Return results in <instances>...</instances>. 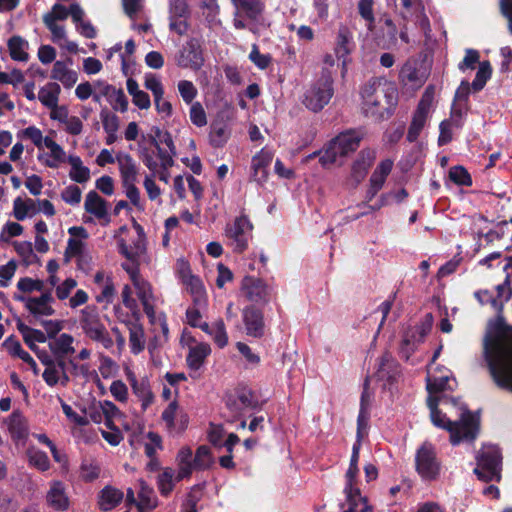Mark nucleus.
<instances>
[{
	"instance_id": "13",
	"label": "nucleus",
	"mask_w": 512,
	"mask_h": 512,
	"mask_svg": "<svg viewBox=\"0 0 512 512\" xmlns=\"http://www.w3.org/2000/svg\"><path fill=\"white\" fill-rule=\"evenodd\" d=\"M80 325L84 333L93 341L100 342L105 348L113 346V340L110 337L106 327L100 321L96 313H90L85 310L82 312Z\"/></svg>"
},
{
	"instance_id": "32",
	"label": "nucleus",
	"mask_w": 512,
	"mask_h": 512,
	"mask_svg": "<svg viewBox=\"0 0 512 512\" xmlns=\"http://www.w3.org/2000/svg\"><path fill=\"white\" fill-rule=\"evenodd\" d=\"M51 78L60 81L65 88H71L77 82V73L67 68L62 61H56L51 71Z\"/></svg>"
},
{
	"instance_id": "29",
	"label": "nucleus",
	"mask_w": 512,
	"mask_h": 512,
	"mask_svg": "<svg viewBox=\"0 0 512 512\" xmlns=\"http://www.w3.org/2000/svg\"><path fill=\"white\" fill-rule=\"evenodd\" d=\"M426 106L427 105L424 104V102L418 103L417 108L413 114L412 121L408 128V133L406 137L407 141L410 143H413L418 139L422 129L425 126L428 116V113L425 111Z\"/></svg>"
},
{
	"instance_id": "64",
	"label": "nucleus",
	"mask_w": 512,
	"mask_h": 512,
	"mask_svg": "<svg viewBox=\"0 0 512 512\" xmlns=\"http://www.w3.org/2000/svg\"><path fill=\"white\" fill-rule=\"evenodd\" d=\"M190 17H169V29L172 32H175L179 36H183L187 34L190 24L188 23V19Z\"/></svg>"
},
{
	"instance_id": "24",
	"label": "nucleus",
	"mask_w": 512,
	"mask_h": 512,
	"mask_svg": "<svg viewBox=\"0 0 512 512\" xmlns=\"http://www.w3.org/2000/svg\"><path fill=\"white\" fill-rule=\"evenodd\" d=\"M124 493L111 485H106L98 495V506L102 511H111L123 500Z\"/></svg>"
},
{
	"instance_id": "39",
	"label": "nucleus",
	"mask_w": 512,
	"mask_h": 512,
	"mask_svg": "<svg viewBox=\"0 0 512 512\" xmlns=\"http://www.w3.org/2000/svg\"><path fill=\"white\" fill-rule=\"evenodd\" d=\"M497 306V313H503L504 306L512 298V287L510 274L507 273L503 283L496 286V295H494Z\"/></svg>"
},
{
	"instance_id": "59",
	"label": "nucleus",
	"mask_w": 512,
	"mask_h": 512,
	"mask_svg": "<svg viewBox=\"0 0 512 512\" xmlns=\"http://www.w3.org/2000/svg\"><path fill=\"white\" fill-rule=\"evenodd\" d=\"M29 300V304L25 305V308L33 315L34 318L38 319L40 316H52L55 314V309L51 305L37 304Z\"/></svg>"
},
{
	"instance_id": "36",
	"label": "nucleus",
	"mask_w": 512,
	"mask_h": 512,
	"mask_svg": "<svg viewBox=\"0 0 512 512\" xmlns=\"http://www.w3.org/2000/svg\"><path fill=\"white\" fill-rule=\"evenodd\" d=\"M190 291L193 297V303L197 306L206 304V292L201 279L197 276H189L182 282Z\"/></svg>"
},
{
	"instance_id": "19",
	"label": "nucleus",
	"mask_w": 512,
	"mask_h": 512,
	"mask_svg": "<svg viewBox=\"0 0 512 512\" xmlns=\"http://www.w3.org/2000/svg\"><path fill=\"white\" fill-rule=\"evenodd\" d=\"M116 162L122 184L138 181L139 167L130 154L118 152L116 154Z\"/></svg>"
},
{
	"instance_id": "57",
	"label": "nucleus",
	"mask_w": 512,
	"mask_h": 512,
	"mask_svg": "<svg viewBox=\"0 0 512 512\" xmlns=\"http://www.w3.org/2000/svg\"><path fill=\"white\" fill-rule=\"evenodd\" d=\"M189 116L191 122L197 127H203L207 124L206 112L200 102L191 105Z\"/></svg>"
},
{
	"instance_id": "49",
	"label": "nucleus",
	"mask_w": 512,
	"mask_h": 512,
	"mask_svg": "<svg viewBox=\"0 0 512 512\" xmlns=\"http://www.w3.org/2000/svg\"><path fill=\"white\" fill-rule=\"evenodd\" d=\"M178 414V402L176 400L170 402L162 412L161 419L165 422L169 431L176 429V419Z\"/></svg>"
},
{
	"instance_id": "38",
	"label": "nucleus",
	"mask_w": 512,
	"mask_h": 512,
	"mask_svg": "<svg viewBox=\"0 0 512 512\" xmlns=\"http://www.w3.org/2000/svg\"><path fill=\"white\" fill-rule=\"evenodd\" d=\"M26 455L30 466L41 472L50 469V460L46 452L35 447H30L27 449Z\"/></svg>"
},
{
	"instance_id": "3",
	"label": "nucleus",
	"mask_w": 512,
	"mask_h": 512,
	"mask_svg": "<svg viewBox=\"0 0 512 512\" xmlns=\"http://www.w3.org/2000/svg\"><path fill=\"white\" fill-rule=\"evenodd\" d=\"M432 424L440 429L449 432L450 443L454 446L462 442L473 443L478 437L480 431L479 416L465 408L458 420H450L445 413L437 408V414L434 410L430 411Z\"/></svg>"
},
{
	"instance_id": "7",
	"label": "nucleus",
	"mask_w": 512,
	"mask_h": 512,
	"mask_svg": "<svg viewBox=\"0 0 512 512\" xmlns=\"http://www.w3.org/2000/svg\"><path fill=\"white\" fill-rule=\"evenodd\" d=\"M357 44L353 30L347 25L341 24L335 32L333 40V52L341 64V72H347V66L352 62L351 55L356 51Z\"/></svg>"
},
{
	"instance_id": "47",
	"label": "nucleus",
	"mask_w": 512,
	"mask_h": 512,
	"mask_svg": "<svg viewBox=\"0 0 512 512\" xmlns=\"http://www.w3.org/2000/svg\"><path fill=\"white\" fill-rule=\"evenodd\" d=\"M34 201L28 198L23 201L21 197H17L13 202V215L18 221H23L30 209L34 208Z\"/></svg>"
},
{
	"instance_id": "46",
	"label": "nucleus",
	"mask_w": 512,
	"mask_h": 512,
	"mask_svg": "<svg viewBox=\"0 0 512 512\" xmlns=\"http://www.w3.org/2000/svg\"><path fill=\"white\" fill-rule=\"evenodd\" d=\"M153 490L148 488L144 483L141 485V490L139 491V501L137 503V508L139 512H148L153 510L156 507V502L152 498Z\"/></svg>"
},
{
	"instance_id": "48",
	"label": "nucleus",
	"mask_w": 512,
	"mask_h": 512,
	"mask_svg": "<svg viewBox=\"0 0 512 512\" xmlns=\"http://www.w3.org/2000/svg\"><path fill=\"white\" fill-rule=\"evenodd\" d=\"M210 336H212L215 344L221 349L228 344V335L222 319H218L213 323V330Z\"/></svg>"
},
{
	"instance_id": "14",
	"label": "nucleus",
	"mask_w": 512,
	"mask_h": 512,
	"mask_svg": "<svg viewBox=\"0 0 512 512\" xmlns=\"http://www.w3.org/2000/svg\"><path fill=\"white\" fill-rule=\"evenodd\" d=\"M246 334L254 338H261L265 333L264 314L255 305H248L242 312Z\"/></svg>"
},
{
	"instance_id": "56",
	"label": "nucleus",
	"mask_w": 512,
	"mask_h": 512,
	"mask_svg": "<svg viewBox=\"0 0 512 512\" xmlns=\"http://www.w3.org/2000/svg\"><path fill=\"white\" fill-rule=\"evenodd\" d=\"M416 340L415 333L409 335L408 333L404 335L399 349L400 357L406 361L409 360L410 356L416 350Z\"/></svg>"
},
{
	"instance_id": "27",
	"label": "nucleus",
	"mask_w": 512,
	"mask_h": 512,
	"mask_svg": "<svg viewBox=\"0 0 512 512\" xmlns=\"http://www.w3.org/2000/svg\"><path fill=\"white\" fill-rule=\"evenodd\" d=\"M74 338L72 335L67 333L60 334L53 341H50L48 346L52 353V355L56 359L66 358L68 355H71L75 352L73 347Z\"/></svg>"
},
{
	"instance_id": "21",
	"label": "nucleus",
	"mask_w": 512,
	"mask_h": 512,
	"mask_svg": "<svg viewBox=\"0 0 512 512\" xmlns=\"http://www.w3.org/2000/svg\"><path fill=\"white\" fill-rule=\"evenodd\" d=\"M399 80L403 85H409L413 88H419L423 85L425 78L420 73L416 60L409 59L403 64L399 72Z\"/></svg>"
},
{
	"instance_id": "62",
	"label": "nucleus",
	"mask_w": 512,
	"mask_h": 512,
	"mask_svg": "<svg viewBox=\"0 0 512 512\" xmlns=\"http://www.w3.org/2000/svg\"><path fill=\"white\" fill-rule=\"evenodd\" d=\"M191 11L186 0H172L169 7V17H190Z\"/></svg>"
},
{
	"instance_id": "25",
	"label": "nucleus",
	"mask_w": 512,
	"mask_h": 512,
	"mask_svg": "<svg viewBox=\"0 0 512 512\" xmlns=\"http://www.w3.org/2000/svg\"><path fill=\"white\" fill-rule=\"evenodd\" d=\"M146 239L144 234H138L136 240L132 245L128 246L126 242L121 239L118 242L119 253L132 263H136L138 259L146 252Z\"/></svg>"
},
{
	"instance_id": "22",
	"label": "nucleus",
	"mask_w": 512,
	"mask_h": 512,
	"mask_svg": "<svg viewBox=\"0 0 512 512\" xmlns=\"http://www.w3.org/2000/svg\"><path fill=\"white\" fill-rule=\"evenodd\" d=\"M376 158L374 149L366 148L360 151L357 159L354 161L351 169V175L357 181L365 178L369 168L373 165Z\"/></svg>"
},
{
	"instance_id": "17",
	"label": "nucleus",
	"mask_w": 512,
	"mask_h": 512,
	"mask_svg": "<svg viewBox=\"0 0 512 512\" xmlns=\"http://www.w3.org/2000/svg\"><path fill=\"white\" fill-rule=\"evenodd\" d=\"M46 502L56 511L69 509L70 500L62 481L54 480L50 483V488L46 494Z\"/></svg>"
},
{
	"instance_id": "16",
	"label": "nucleus",
	"mask_w": 512,
	"mask_h": 512,
	"mask_svg": "<svg viewBox=\"0 0 512 512\" xmlns=\"http://www.w3.org/2000/svg\"><path fill=\"white\" fill-rule=\"evenodd\" d=\"M125 324L129 331L130 350L137 355L145 348L144 328L140 323V313L134 312L132 319L127 320Z\"/></svg>"
},
{
	"instance_id": "41",
	"label": "nucleus",
	"mask_w": 512,
	"mask_h": 512,
	"mask_svg": "<svg viewBox=\"0 0 512 512\" xmlns=\"http://www.w3.org/2000/svg\"><path fill=\"white\" fill-rule=\"evenodd\" d=\"M175 477V470L171 467L164 468L163 472L158 475L157 485L162 496L167 497L173 491Z\"/></svg>"
},
{
	"instance_id": "61",
	"label": "nucleus",
	"mask_w": 512,
	"mask_h": 512,
	"mask_svg": "<svg viewBox=\"0 0 512 512\" xmlns=\"http://www.w3.org/2000/svg\"><path fill=\"white\" fill-rule=\"evenodd\" d=\"M69 16V9L64 5L56 3L53 5L51 11L43 16V21L55 22L66 20Z\"/></svg>"
},
{
	"instance_id": "28",
	"label": "nucleus",
	"mask_w": 512,
	"mask_h": 512,
	"mask_svg": "<svg viewBox=\"0 0 512 512\" xmlns=\"http://www.w3.org/2000/svg\"><path fill=\"white\" fill-rule=\"evenodd\" d=\"M193 453L190 447H182L176 457L178 472L176 474V482L190 478L194 468Z\"/></svg>"
},
{
	"instance_id": "60",
	"label": "nucleus",
	"mask_w": 512,
	"mask_h": 512,
	"mask_svg": "<svg viewBox=\"0 0 512 512\" xmlns=\"http://www.w3.org/2000/svg\"><path fill=\"white\" fill-rule=\"evenodd\" d=\"M178 91L183 99V101L187 104L192 103L194 98L197 95V89L191 81L181 80L178 83Z\"/></svg>"
},
{
	"instance_id": "51",
	"label": "nucleus",
	"mask_w": 512,
	"mask_h": 512,
	"mask_svg": "<svg viewBox=\"0 0 512 512\" xmlns=\"http://www.w3.org/2000/svg\"><path fill=\"white\" fill-rule=\"evenodd\" d=\"M107 100L114 110H119L124 113L128 109V99L121 88H115Z\"/></svg>"
},
{
	"instance_id": "31",
	"label": "nucleus",
	"mask_w": 512,
	"mask_h": 512,
	"mask_svg": "<svg viewBox=\"0 0 512 512\" xmlns=\"http://www.w3.org/2000/svg\"><path fill=\"white\" fill-rule=\"evenodd\" d=\"M211 348L207 343H199L189 348L186 363L191 370H198L204 364L205 359L210 355Z\"/></svg>"
},
{
	"instance_id": "63",
	"label": "nucleus",
	"mask_w": 512,
	"mask_h": 512,
	"mask_svg": "<svg viewBox=\"0 0 512 512\" xmlns=\"http://www.w3.org/2000/svg\"><path fill=\"white\" fill-rule=\"evenodd\" d=\"M83 247L84 243L81 240L69 238L64 252L65 262H69L72 257H78L83 254Z\"/></svg>"
},
{
	"instance_id": "12",
	"label": "nucleus",
	"mask_w": 512,
	"mask_h": 512,
	"mask_svg": "<svg viewBox=\"0 0 512 512\" xmlns=\"http://www.w3.org/2000/svg\"><path fill=\"white\" fill-rule=\"evenodd\" d=\"M175 61L180 68L191 69L193 71L200 70L205 62L200 40L194 37L187 40L178 51Z\"/></svg>"
},
{
	"instance_id": "52",
	"label": "nucleus",
	"mask_w": 512,
	"mask_h": 512,
	"mask_svg": "<svg viewBox=\"0 0 512 512\" xmlns=\"http://www.w3.org/2000/svg\"><path fill=\"white\" fill-rule=\"evenodd\" d=\"M249 60L259 69H266L272 62L270 54H262L256 44L252 46V49L248 56Z\"/></svg>"
},
{
	"instance_id": "23",
	"label": "nucleus",
	"mask_w": 512,
	"mask_h": 512,
	"mask_svg": "<svg viewBox=\"0 0 512 512\" xmlns=\"http://www.w3.org/2000/svg\"><path fill=\"white\" fill-rule=\"evenodd\" d=\"M235 9L236 15L245 17L251 21H256L261 16L264 10V4L261 0H231Z\"/></svg>"
},
{
	"instance_id": "44",
	"label": "nucleus",
	"mask_w": 512,
	"mask_h": 512,
	"mask_svg": "<svg viewBox=\"0 0 512 512\" xmlns=\"http://www.w3.org/2000/svg\"><path fill=\"white\" fill-rule=\"evenodd\" d=\"M195 470H207L213 463L211 450L206 445H201L196 449L195 457L193 458Z\"/></svg>"
},
{
	"instance_id": "35",
	"label": "nucleus",
	"mask_w": 512,
	"mask_h": 512,
	"mask_svg": "<svg viewBox=\"0 0 512 512\" xmlns=\"http://www.w3.org/2000/svg\"><path fill=\"white\" fill-rule=\"evenodd\" d=\"M68 162L71 165L69 177L77 183H85L90 179V169L83 165L79 156L70 155Z\"/></svg>"
},
{
	"instance_id": "43",
	"label": "nucleus",
	"mask_w": 512,
	"mask_h": 512,
	"mask_svg": "<svg viewBox=\"0 0 512 512\" xmlns=\"http://www.w3.org/2000/svg\"><path fill=\"white\" fill-rule=\"evenodd\" d=\"M431 370H428V374L426 377V389L430 394H437L446 390V387L449 382L448 374H441L440 376H436L431 374Z\"/></svg>"
},
{
	"instance_id": "2",
	"label": "nucleus",
	"mask_w": 512,
	"mask_h": 512,
	"mask_svg": "<svg viewBox=\"0 0 512 512\" xmlns=\"http://www.w3.org/2000/svg\"><path fill=\"white\" fill-rule=\"evenodd\" d=\"M366 116L377 121L389 119L398 105V90L392 83L369 81L361 92Z\"/></svg>"
},
{
	"instance_id": "11",
	"label": "nucleus",
	"mask_w": 512,
	"mask_h": 512,
	"mask_svg": "<svg viewBox=\"0 0 512 512\" xmlns=\"http://www.w3.org/2000/svg\"><path fill=\"white\" fill-rule=\"evenodd\" d=\"M240 288L248 301L263 306L268 304L275 295L271 285L255 276H244Z\"/></svg>"
},
{
	"instance_id": "1",
	"label": "nucleus",
	"mask_w": 512,
	"mask_h": 512,
	"mask_svg": "<svg viewBox=\"0 0 512 512\" xmlns=\"http://www.w3.org/2000/svg\"><path fill=\"white\" fill-rule=\"evenodd\" d=\"M484 360L495 386L512 394V326L503 313L490 323L483 343Z\"/></svg>"
},
{
	"instance_id": "54",
	"label": "nucleus",
	"mask_w": 512,
	"mask_h": 512,
	"mask_svg": "<svg viewBox=\"0 0 512 512\" xmlns=\"http://www.w3.org/2000/svg\"><path fill=\"white\" fill-rule=\"evenodd\" d=\"M100 118L105 132L118 131L119 118L116 114L111 113L107 108H103L100 112Z\"/></svg>"
},
{
	"instance_id": "20",
	"label": "nucleus",
	"mask_w": 512,
	"mask_h": 512,
	"mask_svg": "<svg viewBox=\"0 0 512 512\" xmlns=\"http://www.w3.org/2000/svg\"><path fill=\"white\" fill-rule=\"evenodd\" d=\"M127 378L130 382L133 393L141 401L142 410H147V408L154 402V394L151 391L149 380L147 378H143L139 381L132 372L127 374Z\"/></svg>"
},
{
	"instance_id": "45",
	"label": "nucleus",
	"mask_w": 512,
	"mask_h": 512,
	"mask_svg": "<svg viewBox=\"0 0 512 512\" xmlns=\"http://www.w3.org/2000/svg\"><path fill=\"white\" fill-rule=\"evenodd\" d=\"M448 176L449 179L458 186L470 187L472 185V178L470 173L465 167L461 165L452 166L449 169Z\"/></svg>"
},
{
	"instance_id": "18",
	"label": "nucleus",
	"mask_w": 512,
	"mask_h": 512,
	"mask_svg": "<svg viewBox=\"0 0 512 512\" xmlns=\"http://www.w3.org/2000/svg\"><path fill=\"white\" fill-rule=\"evenodd\" d=\"M131 277L136 288L137 297L143 306V310L149 318L150 322L153 323L155 320V309L154 305L152 304V300L154 298L152 287L147 281L138 280L134 273L131 275Z\"/></svg>"
},
{
	"instance_id": "40",
	"label": "nucleus",
	"mask_w": 512,
	"mask_h": 512,
	"mask_svg": "<svg viewBox=\"0 0 512 512\" xmlns=\"http://www.w3.org/2000/svg\"><path fill=\"white\" fill-rule=\"evenodd\" d=\"M492 72L493 69L491 63L488 60L482 61L479 64L476 76L471 83L472 91L475 93L481 91L485 87L487 81L491 78Z\"/></svg>"
},
{
	"instance_id": "8",
	"label": "nucleus",
	"mask_w": 512,
	"mask_h": 512,
	"mask_svg": "<svg viewBox=\"0 0 512 512\" xmlns=\"http://www.w3.org/2000/svg\"><path fill=\"white\" fill-rule=\"evenodd\" d=\"M474 473L484 482L501 479V454L494 447L483 449L477 457V466Z\"/></svg>"
},
{
	"instance_id": "9",
	"label": "nucleus",
	"mask_w": 512,
	"mask_h": 512,
	"mask_svg": "<svg viewBox=\"0 0 512 512\" xmlns=\"http://www.w3.org/2000/svg\"><path fill=\"white\" fill-rule=\"evenodd\" d=\"M252 230L253 224L244 214L236 217L232 224L226 226L225 234L231 241L233 252L241 254L248 248Z\"/></svg>"
},
{
	"instance_id": "26",
	"label": "nucleus",
	"mask_w": 512,
	"mask_h": 512,
	"mask_svg": "<svg viewBox=\"0 0 512 512\" xmlns=\"http://www.w3.org/2000/svg\"><path fill=\"white\" fill-rule=\"evenodd\" d=\"M9 433L14 441L25 440L28 437V425L21 411L14 410L7 419Z\"/></svg>"
},
{
	"instance_id": "10",
	"label": "nucleus",
	"mask_w": 512,
	"mask_h": 512,
	"mask_svg": "<svg viewBox=\"0 0 512 512\" xmlns=\"http://www.w3.org/2000/svg\"><path fill=\"white\" fill-rule=\"evenodd\" d=\"M415 467L423 480H436L440 474V462L437 459L434 446L424 442L415 455Z\"/></svg>"
},
{
	"instance_id": "37",
	"label": "nucleus",
	"mask_w": 512,
	"mask_h": 512,
	"mask_svg": "<svg viewBox=\"0 0 512 512\" xmlns=\"http://www.w3.org/2000/svg\"><path fill=\"white\" fill-rule=\"evenodd\" d=\"M10 57L15 61H27L29 54L25 51L28 48V42L21 36H12L7 43Z\"/></svg>"
},
{
	"instance_id": "4",
	"label": "nucleus",
	"mask_w": 512,
	"mask_h": 512,
	"mask_svg": "<svg viewBox=\"0 0 512 512\" xmlns=\"http://www.w3.org/2000/svg\"><path fill=\"white\" fill-rule=\"evenodd\" d=\"M364 133L360 129H348L329 141L320 157V163L327 167L336 162L337 157H344L358 149Z\"/></svg>"
},
{
	"instance_id": "55",
	"label": "nucleus",
	"mask_w": 512,
	"mask_h": 512,
	"mask_svg": "<svg viewBox=\"0 0 512 512\" xmlns=\"http://www.w3.org/2000/svg\"><path fill=\"white\" fill-rule=\"evenodd\" d=\"M477 63H481L479 52L475 49H466L463 60L458 64V69L462 72L474 70Z\"/></svg>"
},
{
	"instance_id": "42",
	"label": "nucleus",
	"mask_w": 512,
	"mask_h": 512,
	"mask_svg": "<svg viewBox=\"0 0 512 512\" xmlns=\"http://www.w3.org/2000/svg\"><path fill=\"white\" fill-rule=\"evenodd\" d=\"M393 167V161L390 159H385L381 161L373 174L370 177V183L375 185L378 188H382L387 176L390 174Z\"/></svg>"
},
{
	"instance_id": "5",
	"label": "nucleus",
	"mask_w": 512,
	"mask_h": 512,
	"mask_svg": "<svg viewBox=\"0 0 512 512\" xmlns=\"http://www.w3.org/2000/svg\"><path fill=\"white\" fill-rule=\"evenodd\" d=\"M333 77L329 69L323 68L320 77L304 93V106L313 111H321L334 94Z\"/></svg>"
},
{
	"instance_id": "30",
	"label": "nucleus",
	"mask_w": 512,
	"mask_h": 512,
	"mask_svg": "<svg viewBox=\"0 0 512 512\" xmlns=\"http://www.w3.org/2000/svg\"><path fill=\"white\" fill-rule=\"evenodd\" d=\"M84 208L86 212L94 215L98 219L106 218L108 215L106 200L94 190L87 193Z\"/></svg>"
},
{
	"instance_id": "50",
	"label": "nucleus",
	"mask_w": 512,
	"mask_h": 512,
	"mask_svg": "<svg viewBox=\"0 0 512 512\" xmlns=\"http://www.w3.org/2000/svg\"><path fill=\"white\" fill-rule=\"evenodd\" d=\"M358 12L360 16L367 22V28L372 30L375 23L373 13V0H359Z\"/></svg>"
},
{
	"instance_id": "53",
	"label": "nucleus",
	"mask_w": 512,
	"mask_h": 512,
	"mask_svg": "<svg viewBox=\"0 0 512 512\" xmlns=\"http://www.w3.org/2000/svg\"><path fill=\"white\" fill-rule=\"evenodd\" d=\"M80 473L84 482H92L99 477L100 467L92 461L83 460L80 465Z\"/></svg>"
},
{
	"instance_id": "6",
	"label": "nucleus",
	"mask_w": 512,
	"mask_h": 512,
	"mask_svg": "<svg viewBox=\"0 0 512 512\" xmlns=\"http://www.w3.org/2000/svg\"><path fill=\"white\" fill-rule=\"evenodd\" d=\"M225 405L231 414L230 422L243 418L247 412L261 409V403L255 393L247 387H240L226 397Z\"/></svg>"
},
{
	"instance_id": "15",
	"label": "nucleus",
	"mask_w": 512,
	"mask_h": 512,
	"mask_svg": "<svg viewBox=\"0 0 512 512\" xmlns=\"http://www.w3.org/2000/svg\"><path fill=\"white\" fill-rule=\"evenodd\" d=\"M273 152L262 148L251 160L250 180L262 185L268 179V168L273 160Z\"/></svg>"
},
{
	"instance_id": "33",
	"label": "nucleus",
	"mask_w": 512,
	"mask_h": 512,
	"mask_svg": "<svg viewBox=\"0 0 512 512\" xmlns=\"http://www.w3.org/2000/svg\"><path fill=\"white\" fill-rule=\"evenodd\" d=\"M230 136L228 126L223 121H214L210 126L209 143L214 148L223 147Z\"/></svg>"
},
{
	"instance_id": "34",
	"label": "nucleus",
	"mask_w": 512,
	"mask_h": 512,
	"mask_svg": "<svg viewBox=\"0 0 512 512\" xmlns=\"http://www.w3.org/2000/svg\"><path fill=\"white\" fill-rule=\"evenodd\" d=\"M60 92V85L56 82H50L39 90L38 99L42 105L51 109L58 105Z\"/></svg>"
},
{
	"instance_id": "58",
	"label": "nucleus",
	"mask_w": 512,
	"mask_h": 512,
	"mask_svg": "<svg viewBox=\"0 0 512 512\" xmlns=\"http://www.w3.org/2000/svg\"><path fill=\"white\" fill-rule=\"evenodd\" d=\"M17 288L23 293H31L33 291H42L44 283L39 279H32L30 277L20 278L17 283Z\"/></svg>"
}]
</instances>
